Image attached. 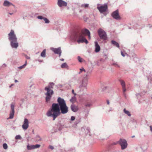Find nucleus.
<instances>
[{"mask_svg": "<svg viewBox=\"0 0 152 152\" xmlns=\"http://www.w3.org/2000/svg\"><path fill=\"white\" fill-rule=\"evenodd\" d=\"M27 64V61H25V63L24 64H23V65L21 66H20L18 67V68L20 69L24 68L26 66V65Z\"/></svg>", "mask_w": 152, "mask_h": 152, "instance_id": "obj_26", "label": "nucleus"}, {"mask_svg": "<svg viewBox=\"0 0 152 152\" xmlns=\"http://www.w3.org/2000/svg\"><path fill=\"white\" fill-rule=\"evenodd\" d=\"M119 81L120 83L121 84V85L122 87H126L125 83L124 80H119Z\"/></svg>", "mask_w": 152, "mask_h": 152, "instance_id": "obj_22", "label": "nucleus"}, {"mask_svg": "<svg viewBox=\"0 0 152 152\" xmlns=\"http://www.w3.org/2000/svg\"><path fill=\"white\" fill-rule=\"evenodd\" d=\"M95 51L97 53L99 52L100 50V47L99 45L97 42H95Z\"/></svg>", "mask_w": 152, "mask_h": 152, "instance_id": "obj_18", "label": "nucleus"}, {"mask_svg": "<svg viewBox=\"0 0 152 152\" xmlns=\"http://www.w3.org/2000/svg\"><path fill=\"white\" fill-rule=\"evenodd\" d=\"M41 56L43 58L46 56V50L44 49L41 53Z\"/></svg>", "mask_w": 152, "mask_h": 152, "instance_id": "obj_23", "label": "nucleus"}, {"mask_svg": "<svg viewBox=\"0 0 152 152\" xmlns=\"http://www.w3.org/2000/svg\"><path fill=\"white\" fill-rule=\"evenodd\" d=\"M147 78L148 80H150V83H151L152 78L151 77H147Z\"/></svg>", "mask_w": 152, "mask_h": 152, "instance_id": "obj_42", "label": "nucleus"}, {"mask_svg": "<svg viewBox=\"0 0 152 152\" xmlns=\"http://www.w3.org/2000/svg\"><path fill=\"white\" fill-rule=\"evenodd\" d=\"M117 143H119L121 147L122 150H124L127 148V143L125 139H120L117 142Z\"/></svg>", "mask_w": 152, "mask_h": 152, "instance_id": "obj_8", "label": "nucleus"}, {"mask_svg": "<svg viewBox=\"0 0 152 152\" xmlns=\"http://www.w3.org/2000/svg\"><path fill=\"white\" fill-rule=\"evenodd\" d=\"M111 43L114 46H115L118 48L119 47V44L115 41L113 40H112Z\"/></svg>", "mask_w": 152, "mask_h": 152, "instance_id": "obj_19", "label": "nucleus"}, {"mask_svg": "<svg viewBox=\"0 0 152 152\" xmlns=\"http://www.w3.org/2000/svg\"><path fill=\"white\" fill-rule=\"evenodd\" d=\"M45 17H43L42 16H38L37 17V18L40 20L44 19Z\"/></svg>", "mask_w": 152, "mask_h": 152, "instance_id": "obj_37", "label": "nucleus"}, {"mask_svg": "<svg viewBox=\"0 0 152 152\" xmlns=\"http://www.w3.org/2000/svg\"><path fill=\"white\" fill-rule=\"evenodd\" d=\"M70 108L71 110L74 112H77L79 110L78 106L75 105L73 104L71 105Z\"/></svg>", "mask_w": 152, "mask_h": 152, "instance_id": "obj_16", "label": "nucleus"}, {"mask_svg": "<svg viewBox=\"0 0 152 152\" xmlns=\"http://www.w3.org/2000/svg\"><path fill=\"white\" fill-rule=\"evenodd\" d=\"M34 140L36 142H37L41 140V139L39 135H37L34 138Z\"/></svg>", "mask_w": 152, "mask_h": 152, "instance_id": "obj_20", "label": "nucleus"}, {"mask_svg": "<svg viewBox=\"0 0 152 152\" xmlns=\"http://www.w3.org/2000/svg\"><path fill=\"white\" fill-rule=\"evenodd\" d=\"M21 104H20V106H21Z\"/></svg>", "mask_w": 152, "mask_h": 152, "instance_id": "obj_62", "label": "nucleus"}, {"mask_svg": "<svg viewBox=\"0 0 152 152\" xmlns=\"http://www.w3.org/2000/svg\"><path fill=\"white\" fill-rule=\"evenodd\" d=\"M112 65L114 66L115 67H119L120 66L118 65V64L116 62H114Z\"/></svg>", "mask_w": 152, "mask_h": 152, "instance_id": "obj_28", "label": "nucleus"}, {"mask_svg": "<svg viewBox=\"0 0 152 152\" xmlns=\"http://www.w3.org/2000/svg\"><path fill=\"white\" fill-rule=\"evenodd\" d=\"M79 121H75V124H77L79 123Z\"/></svg>", "mask_w": 152, "mask_h": 152, "instance_id": "obj_48", "label": "nucleus"}, {"mask_svg": "<svg viewBox=\"0 0 152 152\" xmlns=\"http://www.w3.org/2000/svg\"><path fill=\"white\" fill-rule=\"evenodd\" d=\"M121 55L123 56V57L125 56V55L124 54V53L122 51H121Z\"/></svg>", "mask_w": 152, "mask_h": 152, "instance_id": "obj_44", "label": "nucleus"}, {"mask_svg": "<svg viewBox=\"0 0 152 152\" xmlns=\"http://www.w3.org/2000/svg\"><path fill=\"white\" fill-rule=\"evenodd\" d=\"M38 61L40 62H42V60H38Z\"/></svg>", "mask_w": 152, "mask_h": 152, "instance_id": "obj_51", "label": "nucleus"}, {"mask_svg": "<svg viewBox=\"0 0 152 152\" xmlns=\"http://www.w3.org/2000/svg\"><path fill=\"white\" fill-rule=\"evenodd\" d=\"M111 16L114 19L116 20H120L121 18L118 10L113 12L111 14Z\"/></svg>", "mask_w": 152, "mask_h": 152, "instance_id": "obj_9", "label": "nucleus"}, {"mask_svg": "<svg viewBox=\"0 0 152 152\" xmlns=\"http://www.w3.org/2000/svg\"><path fill=\"white\" fill-rule=\"evenodd\" d=\"M27 149L28 150L34 149V145H30L29 144H28L27 146Z\"/></svg>", "mask_w": 152, "mask_h": 152, "instance_id": "obj_21", "label": "nucleus"}, {"mask_svg": "<svg viewBox=\"0 0 152 152\" xmlns=\"http://www.w3.org/2000/svg\"><path fill=\"white\" fill-rule=\"evenodd\" d=\"M25 57L27 59H30V57L29 56H27V55H26L25 56Z\"/></svg>", "mask_w": 152, "mask_h": 152, "instance_id": "obj_46", "label": "nucleus"}, {"mask_svg": "<svg viewBox=\"0 0 152 152\" xmlns=\"http://www.w3.org/2000/svg\"><path fill=\"white\" fill-rule=\"evenodd\" d=\"M72 93L75 96H76V94L74 93V91L73 89L72 90Z\"/></svg>", "mask_w": 152, "mask_h": 152, "instance_id": "obj_45", "label": "nucleus"}, {"mask_svg": "<svg viewBox=\"0 0 152 152\" xmlns=\"http://www.w3.org/2000/svg\"><path fill=\"white\" fill-rule=\"evenodd\" d=\"M68 108L66 104L59 107V109L53 110H49L46 113V115L48 117H51L53 118V120L58 116L61 113L64 114L68 112Z\"/></svg>", "mask_w": 152, "mask_h": 152, "instance_id": "obj_2", "label": "nucleus"}, {"mask_svg": "<svg viewBox=\"0 0 152 152\" xmlns=\"http://www.w3.org/2000/svg\"><path fill=\"white\" fill-rule=\"evenodd\" d=\"M3 147L4 149H6L7 148L8 146L7 144L6 143H4L3 144Z\"/></svg>", "mask_w": 152, "mask_h": 152, "instance_id": "obj_34", "label": "nucleus"}, {"mask_svg": "<svg viewBox=\"0 0 152 152\" xmlns=\"http://www.w3.org/2000/svg\"><path fill=\"white\" fill-rule=\"evenodd\" d=\"M122 88H123V92L124 93V96L125 97H126V94H125L124 93L126 91V87H122Z\"/></svg>", "mask_w": 152, "mask_h": 152, "instance_id": "obj_38", "label": "nucleus"}, {"mask_svg": "<svg viewBox=\"0 0 152 152\" xmlns=\"http://www.w3.org/2000/svg\"><path fill=\"white\" fill-rule=\"evenodd\" d=\"M60 60L61 61H64V59L63 58H61L60 59Z\"/></svg>", "mask_w": 152, "mask_h": 152, "instance_id": "obj_54", "label": "nucleus"}, {"mask_svg": "<svg viewBox=\"0 0 152 152\" xmlns=\"http://www.w3.org/2000/svg\"><path fill=\"white\" fill-rule=\"evenodd\" d=\"M98 9L101 13L105 12L107 9V6L106 4L97 7Z\"/></svg>", "mask_w": 152, "mask_h": 152, "instance_id": "obj_11", "label": "nucleus"}, {"mask_svg": "<svg viewBox=\"0 0 152 152\" xmlns=\"http://www.w3.org/2000/svg\"><path fill=\"white\" fill-rule=\"evenodd\" d=\"M89 37V39H90V37Z\"/></svg>", "mask_w": 152, "mask_h": 152, "instance_id": "obj_60", "label": "nucleus"}, {"mask_svg": "<svg viewBox=\"0 0 152 152\" xmlns=\"http://www.w3.org/2000/svg\"><path fill=\"white\" fill-rule=\"evenodd\" d=\"M124 112L128 116H130L131 115L130 112L128 110H126L125 108L124 110Z\"/></svg>", "mask_w": 152, "mask_h": 152, "instance_id": "obj_27", "label": "nucleus"}, {"mask_svg": "<svg viewBox=\"0 0 152 152\" xmlns=\"http://www.w3.org/2000/svg\"><path fill=\"white\" fill-rule=\"evenodd\" d=\"M76 99V97L75 96H73L70 99V101L73 104L75 102Z\"/></svg>", "mask_w": 152, "mask_h": 152, "instance_id": "obj_24", "label": "nucleus"}, {"mask_svg": "<svg viewBox=\"0 0 152 152\" xmlns=\"http://www.w3.org/2000/svg\"><path fill=\"white\" fill-rule=\"evenodd\" d=\"M21 100L22 102V103H23L24 102L25 99H21Z\"/></svg>", "mask_w": 152, "mask_h": 152, "instance_id": "obj_47", "label": "nucleus"}, {"mask_svg": "<svg viewBox=\"0 0 152 152\" xmlns=\"http://www.w3.org/2000/svg\"><path fill=\"white\" fill-rule=\"evenodd\" d=\"M51 50L55 53L59 54V56H60L61 55V48L59 47L58 48H52Z\"/></svg>", "mask_w": 152, "mask_h": 152, "instance_id": "obj_13", "label": "nucleus"}, {"mask_svg": "<svg viewBox=\"0 0 152 152\" xmlns=\"http://www.w3.org/2000/svg\"><path fill=\"white\" fill-rule=\"evenodd\" d=\"M66 152H76V151L74 148H71Z\"/></svg>", "mask_w": 152, "mask_h": 152, "instance_id": "obj_29", "label": "nucleus"}, {"mask_svg": "<svg viewBox=\"0 0 152 152\" xmlns=\"http://www.w3.org/2000/svg\"><path fill=\"white\" fill-rule=\"evenodd\" d=\"M8 39L10 42L11 47L13 48H17L18 47L17 38L13 30H11L8 34Z\"/></svg>", "mask_w": 152, "mask_h": 152, "instance_id": "obj_3", "label": "nucleus"}, {"mask_svg": "<svg viewBox=\"0 0 152 152\" xmlns=\"http://www.w3.org/2000/svg\"><path fill=\"white\" fill-rule=\"evenodd\" d=\"M14 84H12L10 86V88H11V87L12 86H13L14 85Z\"/></svg>", "mask_w": 152, "mask_h": 152, "instance_id": "obj_52", "label": "nucleus"}, {"mask_svg": "<svg viewBox=\"0 0 152 152\" xmlns=\"http://www.w3.org/2000/svg\"><path fill=\"white\" fill-rule=\"evenodd\" d=\"M81 131L86 134H88L90 132V128L89 127H83L81 128Z\"/></svg>", "mask_w": 152, "mask_h": 152, "instance_id": "obj_15", "label": "nucleus"}, {"mask_svg": "<svg viewBox=\"0 0 152 152\" xmlns=\"http://www.w3.org/2000/svg\"><path fill=\"white\" fill-rule=\"evenodd\" d=\"M32 132H34V130H33V131H32Z\"/></svg>", "mask_w": 152, "mask_h": 152, "instance_id": "obj_61", "label": "nucleus"}, {"mask_svg": "<svg viewBox=\"0 0 152 152\" xmlns=\"http://www.w3.org/2000/svg\"><path fill=\"white\" fill-rule=\"evenodd\" d=\"M44 20L45 21V22L46 23H50L49 20L47 18H44Z\"/></svg>", "mask_w": 152, "mask_h": 152, "instance_id": "obj_31", "label": "nucleus"}, {"mask_svg": "<svg viewBox=\"0 0 152 152\" xmlns=\"http://www.w3.org/2000/svg\"><path fill=\"white\" fill-rule=\"evenodd\" d=\"M15 139L16 140H21L22 139V137L20 135H18L16 136L15 137Z\"/></svg>", "mask_w": 152, "mask_h": 152, "instance_id": "obj_33", "label": "nucleus"}, {"mask_svg": "<svg viewBox=\"0 0 152 152\" xmlns=\"http://www.w3.org/2000/svg\"><path fill=\"white\" fill-rule=\"evenodd\" d=\"M59 86L61 88L62 86V85L61 84L59 85Z\"/></svg>", "mask_w": 152, "mask_h": 152, "instance_id": "obj_56", "label": "nucleus"}, {"mask_svg": "<svg viewBox=\"0 0 152 152\" xmlns=\"http://www.w3.org/2000/svg\"><path fill=\"white\" fill-rule=\"evenodd\" d=\"M85 34L87 35L88 37H90V33L86 28L82 30L81 32H74L72 35L71 39L74 41H77L79 44L85 42L87 44L88 42L85 38Z\"/></svg>", "mask_w": 152, "mask_h": 152, "instance_id": "obj_1", "label": "nucleus"}, {"mask_svg": "<svg viewBox=\"0 0 152 152\" xmlns=\"http://www.w3.org/2000/svg\"><path fill=\"white\" fill-rule=\"evenodd\" d=\"M112 110V108H110V109L109 110V111H111Z\"/></svg>", "mask_w": 152, "mask_h": 152, "instance_id": "obj_58", "label": "nucleus"}, {"mask_svg": "<svg viewBox=\"0 0 152 152\" xmlns=\"http://www.w3.org/2000/svg\"><path fill=\"white\" fill-rule=\"evenodd\" d=\"M57 102L58 103H53L49 110H53L55 109L58 110L59 107L66 104L64 99L60 97L58 98Z\"/></svg>", "mask_w": 152, "mask_h": 152, "instance_id": "obj_4", "label": "nucleus"}, {"mask_svg": "<svg viewBox=\"0 0 152 152\" xmlns=\"http://www.w3.org/2000/svg\"><path fill=\"white\" fill-rule=\"evenodd\" d=\"M97 32L101 39L105 41L107 39V37L106 33L103 30L100 28L98 30Z\"/></svg>", "mask_w": 152, "mask_h": 152, "instance_id": "obj_5", "label": "nucleus"}, {"mask_svg": "<svg viewBox=\"0 0 152 152\" xmlns=\"http://www.w3.org/2000/svg\"><path fill=\"white\" fill-rule=\"evenodd\" d=\"M45 90L47 91L45 94L46 96L45 97L46 101L48 102L50 100L52 97V95L53 94V90L47 88V87H45Z\"/></svg>", "mask_w": 152, "mask_h": 152, "instance_id": "obj_6", "label": "nucleus"}, {"mask_svg": "<svg viewBox=\"0 0 152 152\" xmlns=\"http://www.w3.org/2000/svg\"><path fill=\"white\" fill-rule=\"evenodd\" d=\"M90 74V72H88L86 73V74L84 75L83 79L82 84L79 86V87L80 88L82 87H86L87 85V81L88 80V76Z\"/></svg>", "mask_w": 152, "mask_h": 152, "instance_id": "obj_7", "label": "nucleus"}, {"mask_svg": "<svg viewBox=\"0 0 152 152\" xmlns=\"http://www.w3.org/2000/svg\"><path fill=\"white\" fill-rule=\"evenodd\" d=\"M134 137H135V136L134 135H133V136H132V138Z\"/></svg>", "mask_w": 152, "mask_h": 152, "instance_id": "obj_59", "label": "nucleus"}, {"mask_svg": "<svg viewBox=\"0 0 152 152\" xmlns=\"http://www.w3.org/2000/svg\"><path fill=\"white\" fill-rule=\"evenodd\" d=\"M150 130L152 132V126H150Z\"/></svg>", "mask_w": 152, "mask_h": 152, "instance_id": "obj_49", "label": "nucleus"}, {"mask_svg": "<svg viewBox=\"0 0 152 152\" xmlns=\"http://www.w3.org/2000/svg\"><path fill=\"white\" fill-rule=\"evenodd\" d=\"M75 117L74 116H72L71 117V121H73L75 119Z\"/></svg>", "mask_w": 152, "mask_h": 152, "instance_id": "obj_40", "label": "nucleus"}, {"mask_svg": "<svg viewBox=\"0 0 152 152\" xmlns=\"http://www.w3.org/2000/svg\"><path fill=\"white\" fill-rule=\"evenodd\" d=\"M89 4H86L84 5H82V6H84L85 8H86L88 7Z\"/></svg>", "mask_w": 152, "mask_h": 152, "instance_id": "obj_41", "label": "nucleus"}, {"mask_svg": "<svg viewBox=\"0 0 152 152\" xmlns=\"http://www.w3.org/2000/svg\"><path fill=\"white\" fill-rule=\"evenodd\" d=\"M91 103H87L85 104V106L86 107H89L91 106Z\"/></svg>", "mask_w": 152, "mask_h": 152, "instance_id": "obj_39", "label": "nucleus"}, {"mask_svg": "<svg viewBox=\"0 0 152 152\" xmlns=\"http://www.w3.org/2000/svg\"><path fill=\"white\" fill-rule=\"evenodd\" d=\"M57 4L60 7H66L67 5V3L63 0H58Z\"/></svg>", "mask_w": 152, "mask_h": 152, "instance_id": "obj_12", "label": "nucleus"}, {"mask_svg": "<svg viewBox=\"0 0 152 152\" xmlns=\"http://www.w3.org/2000/svg\"><path fill=\"white\" fill-rule=\"evenodd\" d=\"M18 82V80H15V83H16V82Z\"/></svg>", "mask_w": 152, "mask_h": 152, "instance_id": "obj_53", "label": "nucleus"}, {"mask_svg": "<svg viewBox=\"0 0 152 152\" xmlns=\"http://www.w3.org/2000/svg\"><path fill=\"white\" fill-rule=\"evenodd\" d=\"M80 71L78 72V74H79L82 72L84 71V72H86V71L84 69V68L82 67L80 69Z\"/></svg>", "mask_w": 152, "mask_h": 152, "instance_id": "obj_30", "label": "nucleus"}, {"mask_svg": "<svg viewBox=\"0 0 152 152\" xmlns=\"http://www.w3.org/2000/svg\"><path fill=\"white\" fill-rule=\"evenodd\" d=\"M77 59H78V61L80 62H82V60H83V59L80 56H78L77 57Z\"/></svg>", "mask_w": 152, "mask_h": 152, "instance_id": "obj_35", "label": "nucleus"}, {"mask_svg": "<svg viewBox=\"0 0 152 152\" xmlns=\"http://www.w3.org/2000/svg\"><path fill=\"white\" fill-rule=\"evenodd\" d=\"M41 145L39 144H36V145H34V148L36 149L40 147Z\"/></svg>", "mask_w": 152, "mask_h": 152, "instance_id": "obj_36", "label": "nucleus"}, {"mask_svg": "<svg viewBox=\"0 0 152 152\" xmlns=\"http://www.w3.org/2000/svg\"><path fill=\"white\" fill-rule=\"evenodd\" d=\"M9 14L10 15H12L13 14V13H9Z\"/></svg>", "mask_w": 152, "mask_h": 152, "instance_id": "obj_55", "label": "nucleus"}, {"mask_svg": "<svg viewBox=\"0 0 152 152\" xmlns=\"http://www.w3.org/2000/svg\"><path fill=\"white\" fill-rule=\"evenodd\" d=\"M11 110L10 113V117L9 118L10 119H12L13 118V116L15 113L14 111V105L13 103L11 104Z\"/></svg>", "mask_w": 152, "mask_h": 152, "instance_id": "obj_10", "label": "nucleus"}, {"mask_svg": "<svg viewBox=\"0 0 152 152\" xmlns=\"http://www.w3.org/2000/svg\"><path fill=\"white\" fill-rule=\"evenodd\" d=\"M117 142L116 143H113V145H116V144H117Z\"/></svg>", "mask_w": 152, "mask_h": 152, "instance_id": "obj_57", "label": "nucleus"}, {"mask_svg": "<svg viewBox=\"0 0 152 152\" xmlns=\"http://www.w3.org/2000/svg\"><path fill=\"white\" fill-rule=\"evenodd\" d=\"M54 85V84L53 83H50L48 86L47 87V88H48L50 89L52 88H53V86Z\"/></svg>", "mask_w": 152, "mask_h": 152, "instance_id": "obj_25", "label": "nucleus"}, {"mask_svg": "<svg viewBox=\"0 0 152 152\" xmlns=\"http://www.w3.org/2000/svg\"><path fill=\"white\" fill-rule=\"evenodd\" d=\"M49 148L51 149V150H53L54 149V148L53 146H52L51 145H50L49 147Z\"/></svg>", "mask_w": 152, "mask_h": 152, "instance_id": "obj_43", "label": "nucleus"}, {"mask_svg": "<svg viewBox=\"0 0 152 152\" xmlns=\"http://www.w3.org/2000/svg\"><path fill=\"white\" fill-rule=\"evenodd\" d=\"M107 104H110V102H109V100H107Z\"/></svg>", "mask_w": 152, "mask_h": 152, "instance_id": "obj_50", "label": "nucleus"}, {"mask_svg": "<svg viewBox=\"0 0 152 152\" xmlns=\"http://www.w3.org/2000/svg\"><path fill=\"white\" fill-rule=\"evenodd\" d=\"M67 66V64L66 63H64L62 64L61 67L62 68H64Z\"/></svg>", "mask_w": 152, "mask_h": 152, "instance_id": "obj_32", "label": "nucleus"}, {"mask_svg": "<svg viewBox=\"0 0 152 152\" xmlns=\"http://www.w3.org/2000/svg\"><path fill=\"white\" fill-rule=\"evenodd\" d=\"M3 5L5 7H9L11 5H12L14 7L15 6L11 3L10 2L7 0H5L3 4Z\"/></svg>", "mask_w": 152, "mask_h": 152, "instance_id": "obj_17", "label": "nucleus"}, {"mask_svg": "<svg viewBox=\"0 0 152 152\" xmlns=\"http://www.w3.org/2000/svg\"><path fill=\"white\" fill-rule=\"evenodd\" d=\"M28 126V120L26 118L24 119V124L22 126L24 130H26Z\"/></svg>", "mask_w": 152, "mask_h": 152, "instance_id": "obj_14", "label": "nucleus"}]
</instances>
